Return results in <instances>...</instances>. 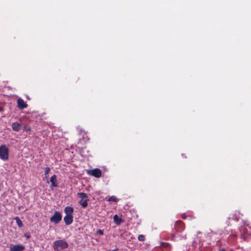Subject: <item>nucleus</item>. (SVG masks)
Here are the masks:
<instances>
[{
	"instance_id": "nucleus-1",
	"label": "nucleus",
	"mask_w": 251,
	"mask_h": 251,
	"mask_svg": "<svg viewBox=\"0 0 251 251\" xmlns=\"http://www.w3.org/2000/svg\"><path fill=\"white\" fill-rule=\"evenodd\" d=\"M68 243L65 241L59 240L55 241L53 243V248L55 251H59L68 247Z\"/></svg>"
},
{
	"instance_id": "nucleus-2",
	"label": "nucleus",
	"mask_w": 251,
	"mask_h": 251,
	"mask_svg": "<svg viewBox=\"0 0 251 251\" xmlns=\"http://www.w3.org/2000/svg\"><path fill=\"white\" fill-rule=\"evenodd\" d=\"M9 156V150L5 145L0 146V158L3 160H8Z\"/></svg>"
},
{
	"instance_id": "nucleus-3",
	"label": "nucleus",
	"mask_w": 251,
	"mask_h": 251,
	"mask_svg": "<svg viewBox=\"0 0 251 251\" xmlns=\"http://www.w3.org/2000/svg\"><path fill=\"white\" fill-rule=\"evenodd\" d=\"M62 216L61 213L57 211H55L54 214L50 218V221L54 225H57L62 220Z\"/></svg>"
},
{
	"instance_id": "nucleus-4",
	"label": "nucleus",
	"mask_w": 251,
	"mask_h": 251,
	"mask_svg": "<svg viewBox=\"0 0 251 251\" xmlns=\"http://www.w3.org/2000/svg\"><path fill=\"white\" fill-rule=\"evenodd\" d=\"M240 232L241 236L244 240L247 241L251 240V233L248 232L247 228L245 227H241L240 228Z\"/></svg>"
},
{
	"instance_id": "nucleus-5",
	"label": "nucleus",
	"mask_w": 251,
	"mask_h": 251,
	"mask_svg": "<svg viewBox=\"0 0 251 251\" xmlns=\"http://www.w3.org/2000/svg\"><path fill=\"white\" fill-rule=\"evenodd\" d=\"M185 229L184 223L178 220L176 221L175 225V229L177 232H181L183 231Z\"/></svg>"
},
{
	"instance_id": "nucleus-6",
	"label": "nucleus",
	"mask_w": 251,
	"mask_h": 251,
	"mask_svg": "<svg viewBox=\"0 0 251 251\" xmlns=\"http://www.w3.org/2000/svg\"><path fill=\"white\" fill-rule=\"evenodd\" d=\"M87 174L97 178H99L101 176V171L99 168L88 170H87Z\"/></svg>"
},
{
	"instance_id": "nucleus-7",
	"label": "nucleus",
	"mask_w": 251,
	"mask_h": 251,
	"mask_svg": "<svg viewBox=\"0 0 251 251\" xmlns=\"http://www.w3.org/2000/svg\"><path fill=\"white\" fill-rule=\"evenodd\" d=\"M17 107L20 110H23L27 107V104L24 100L20 98L17 100Z\"/></svg>"
},
{
	"instance_id": "nucleus-8",
	"label": "nucleus",
	"mask_w": 251,
	"mask_h": 251,
	"mask_svg": "<svg viewBox=\"0 0 251 251\" xmlns=\"http://www.w3.org/2000/svg\"><path fill=\"white\" fill-rule=\"evenodd\" d=\"M25 249V246L22 245H14L9 249V251H23Z\"/></svg>"
},
{
	"instance_id": "nucleus-9",
	"label": "nucleus",
	"mask_w": 251,
	"mask_h": 251,
	"mask_svg": "<svg viewBox=\"0 0 251 251\" xmlns=\"http://www.w3.org/2000/svg\"><path fill=\"white\" fill-rule=\"evenodd\" d=\"M64 221L66 225H70L73 222V216L66 215L64 217Z\"/></svg>"
},
{
	"instance_id": "nucleus-10",
	"label": "nucleus",
	"mask_w": 251,
	"mask_h": 251,
	"mask_svg": "<svg viewBox=\"0 0 251 251\" xmlns=\"http://www.w3.org/2000/svg\"><path fill=\"white\" fill-rule=\"evenodd\" d=\"M66 215L73 216L74 209L71 206H67L64 210Z\"/></svg>"
},
{
	"instance_id": "nucleus-11",
	"label": "nucleus",
	"mask_w": 251,
	"mask_h": 251,
	"mask_svg": "<svg viewBox=\"0 0 251 251\" xmlns=\"http://www.w3.org/2000/svg\"><path fill=\"white\" fill-rule=\"evenodd\" d=\"M56 178L57 176L55 175H53L50 179V181L51 184V186L54 187H56L57 186V184L56 183Z\"/></svg>"
},
{
	"instance_id": "nucleus-12",
	"label": "nucleus",
	"mask_w": 251,
	"mask_h": 251,
	"mask_svg": "<svg viewBox=\"0 0 251 251\" xmlns=\"http://www.w3.org/2000/svg\"><path fill=\"white\" fill-rule=\"evenodd\" d=\"M113 220L115 224L117 225H119L123 222V220L122 218L119 217L117 215H115L113 217Z\"/></svg>"
},
{
	"instance_id": "nucleus-13",
	"label": "nucleus",
	"mask_w": 251,
	"mask_h": 251,
	"mask_svg": "<svg viewBox=\"0 0 251 251\" xmlns=\"http://www.w3.org/2000/svg\"><path fill=\"white\" fill-rule=\"evenodd\" d=\"M21 125L17 122L13 123L12 124V128L14 131H18L20 129Z\"/></svg>"
},
{
	"instance_id": "nucleus-14",
	"label": "nucleus",
	"mask_w": 251,
	"mask_h": 251,
	"mask_svg": "<svg viewBox=\"0 0 251 251\" xmlns=\"http://www.w3.org/2000/svg\"><path fill=\"white\" fill-rule=\"evenodd\" d=\"M89 201V199H86V200H81L79 201V203L80 205H81L82 207L83 208H85L88 205V201Z\"/></svg>"
},
{
	"instance_id": "nucleus-15",
	"label": "nucleus",
	"mask_w": 251,
	"mask_h": 251,
	"mask_svg": "<svg viewBox=\"0 0 251 251\" xmlns=\"http://www.w3.org/2000/svg\"><path fill=\"white\" fill-rule=\"evenodd\" d=\"M77 195L81 198V200L88 199L87 195L85 193H83V192L78 193Z\"/></svg>"
},
{
	"instance_id": "nucleus-16",
	"label": "nucleus",
	"mask_w": 251,
	"mask_h": 251,
	"mask_svg": "<svg viewBox=\"0 0 251 251\" xmlns=\"http://www.w3.org/2000/svg\"><path fill=\"white\" fill-rule=\"evenodd\" d=\"M14 219L16 221V223L19 227H21L23 226V223L18 217L14 218Z\"/></svg>"
},
{
	"instance_id": "nucleus-17",
	"label": "nucleus",
	"mask_w": 251,
	"mask_h": 251,
	"mask_svg": "<svg viewBox=\"0 0 251 251\" xmlns=\"http://www.w3.org/2000/svg\"><path fill=\"white\" fill-rule=\"evenodd\" d=\"M108 201L117 202L118 201V199L115 196H111L108 199Z\"/></svg>"
},
{
	"instance_id": "nucleus-18",
	"label": "nucleus",
	"mask_w": 251,
	"mask_h": 251,
	"mask_svg": "<svg viewBox=\"0 0 251 251\" xmlns=\"http://www.w3.org/2000/svg\"><path fill=\"white\" fill-rule=\"evenodd\" d=\"M50 169L49 167H47L45 168L44 175H45L46 178L48 177L47 175L49 174V173L50 172Z\"/></svg>"
},
{
	"instance_id": "nucleus-19",
	"label": "nucleus",
	"mask_w": 251,
	"mask_h": 251,
	"mask_svg": "<svg viewBox=\"0 0 251 251\" xmlns=\"http://www.w3.org/2000/svg\"><path fill=\"white\" fill-rule=\"evenodd\" d=\"M138 239L140 241H144L145 240V237L144 235H139L138 237Z\"/></svg>"
},
{
	"instance_id": "nucleus-20",
	"label": "nucleus",
	"mask_w": 251,
	"mask_h": 251,
	"mask_svg": "<svg viewBox=\"0 0 251 251\" xmlns=\"http://www.w3.org/2000/svg\"><path fill=\"white\" fill-rule=\"evenodd\" d=\"M24 130H25L27 132H29V131H31V128L30 126H24Z\"/></svg>"
},
{
	"instance_id": "nucleus-21",
	"label": "nucleus",
	"mask_w": 251,
	"mask_h": 251,
	"mask_svg": "<svg viewBox=\"0 0 251 251\" xmlns=\"http://www.w3.org/2000/svg\"><path fill=\"white\" fill-rule=\"evenodd\" d=\"M97 233L100 234V235H103V230H101V229H99L97 231Z\"/></svg>"
},
{
	"instance_id": "nucleus-22",
	"label": "nucleus",
	"mask_w": 251,
	"mask_h": 251,
	"mask_svg": "<svg viewBox=\"0 0 251 251\" xmlns=\"http://www.w3.org/2000/svg\"><path fill=\"white\" fill-rule=\"evenodd\" d=\"M24 236L27 238V239H29L30 238V235L28 233H25Z\"/></svg>"
},
{
	"instance_id": "nucleus-23",
	"label": "nucleus",
	"mask_w": 251,
	"mask_h": 251,
	"mask_svg": "<svg viewBox=\"0 0 251 251\" xmlns=\"http://www.w3.org/2000/svg\"><path fill=\"white\" fill-rule=\"evenodd\" d=\"M181 218L183 219H186V215L185 213H183L181 215Z\"/></svg>"
},
{
	"instance_id": "nucleus-24",
	"label": "nucleus",
	"mask_w": 251,
	"mask_h": 251,
	"mask_svg": "<svg viewBox=\"0 0 251 251\" xmlns=\"http://www.w3.org/2000/svg\"><path fill=\"white\" fill-rule=\"evenodd\" d=\"M118 250V248H116L112 251H110V250H108V251H117Z\"/></svg>"
},
{
	"instance_id": "nucleus-25",
	"label": "nucleus",
	"mask_w": 251,
	"mask_h": 251,
	"mask_svg": "<svg viewBox=\"0 0 251 251\" xmlns=\"http://www.w3.org/2000/svg\"><path fill=\"white\" fill-rule=\"evenodd\" d=\"M3 108L1 107H0V112H2V111H3Z\"/></svg>"
},
{
	"instance_id": "nucleus-26",
	"label": "nucleus",
	"mask_w": 251,
	"mask_h": 251,
	"mask_svg": "<svg viewBox=\"0 0 251 251\" xmlns=\"http://www.w3.org/2000/svg\"><path fill=\"white\" fill-rule=\"evenodd\" d=\"M221 251H226V250L225 249H222Z\"/></svg>"
},
{
	"instance_id": "nucleus-27",
	"label": "nucleus",
	"mask_w": 251,
	"mask_h": 251,
	"mask_svg": "<svg viewBox=\"0 0 251 251\" xmlns=\"http://www.w3.org/2000/svg\"><path fill=\"white\" fill-rule=\"evenodd\" d=\"M235 219H236L237 221H238V218H236Z\"/></svg>"
}]
</instances>
